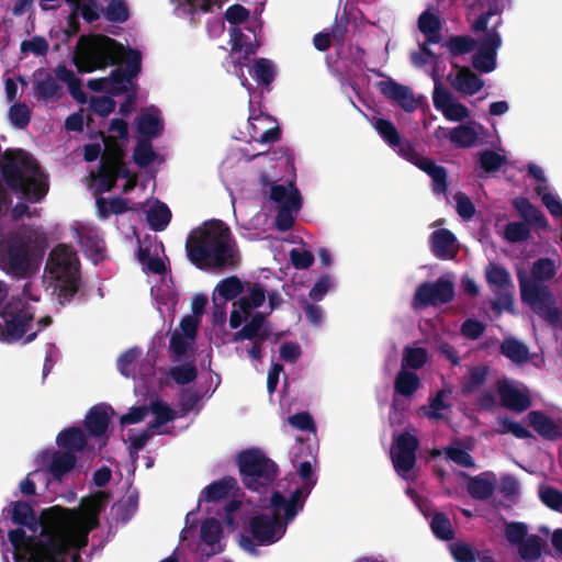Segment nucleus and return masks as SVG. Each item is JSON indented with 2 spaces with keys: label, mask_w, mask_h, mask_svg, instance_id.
I'll use <instances>...</instances> for the list:
<instances>
[{
  "label": "nucleus",
  "mask_w": 562,
  "mask_h": 562,
  "mask_svg": "<svg viewBox=\"0 0 562 562\" xmlns=\"http://www.w3.org/2000/svg\"><path fill=\"white\" fill-rule=\"evenodd\" d=\"M74 63L79 71L91 72L110 65L123 64L125 69L114 70L110 77L92 79L88 82L91 91L102 93L103 105H113L110 98L133 86V78L140 70V54L126 49L116 41L104 35L81 36L74 53Z\"/></svg>",
  "instance_id": "1"
},
{
  "label": "nucleus",
  "mask_w": 562,
  "mask_h": 562,
  "mask_svg": "<svg viewBox=\"0 0 562 562\" xmlns=\"http://www.w3.org/2000/svg\"><path fill=\"white\" fill-rule=\"evenodd\" d=\"M189 260L196 268H234L239 262V254L231 229L220 220L204 222L192 229L186 240Z\"/></svg>",
  "instance_id": "2"
},
{
  "label": "nucleus",
  "mask_w": 562,
  "mask_h": 562,
  "mask_svg": "<svg viewBox=\"0 0 562 562\" xmlns=\"http://www.w3.org/2000/svg\"><path fill=\"white\" fill-rule=\"evenodd\" d=\"M0 172L12 192L31 203L40 202L48 191L37 160L23 149H7L0 159Z\"/></svg>",
  "instance_id": "3"
},
{
  "label": "nucleus",
  "mask_w": 562,
  "mask_h": 562,
  "mask_svg": "<svg viewBox=\"0 0 562 562\" xmlns=\"http://www.w3.org/2000/svg\"><path fill=\"white\" fill-rule=\"evenodd\" d=\"M531 277L518 273L520 297L535 314L553 327H562V312L555 305V299L544 282L557 274V266L550 258H539L530 269Z\"/></svg>",
  "instance_id": "4"
},
{
  "label": "nucleus",
  "mask_w": 562,
  "mask_h": 562,
  "mask_svg": "<svg viewBox=\"0 0 562 562\" xmlns=\"http://www.w3.org/2000/svg\"><path fill=\"white\" fill-rule=\"evenodd\" d=\"M46 270L56 281L55 291L59 303H70L81 282L77 254L67 245H57L48 256Z\"/></svg>",
  "instance_id": "5"
},
{
  "label": "nucleus",
  "mask_w": 562,
  "mask_h": 562,
  "mask_svg": "<svg viewBox=\"0 0 562 562\" xmlns=\"http://www.w3.org/2000/svg\"><path fill=\"white\" fill-rule=\"evenodd\" d=\"M88 530L43 532L30 550L31 562H66L71 549L79 551L88 544Z\"/></svg>",
  "instance_id": "6"
},
{
  "label": "nucleus",
  "mask_w": 562,
  "mask_h": 562,
  "mask_svg": "<svg viewBox=\"0 0 562 562\" xmlns=\"http://www.w3.org/2000/svg\"><path fill=\"white\" fill-rule=\"evenodd\" d=\"M236 462L241 483L252 492L266 491L279 475L278 464L259 448L241 450Z\"/></svg>",
  "instance_id": "7"
},
{
  "label": "nucleus",
  "mask_w": 562,
  "mask_h": 562,
  "mask_svg": "<svg viewBox=\"0 0 562 562\" xmlns=\"http://www.w3.org/2000/svg\"><path fill=\"white\" fill-rule=\"evenodd\" d=\"M31 239L21 233H9L0 239V269L7 274L24 279L32 270Z\"/></svg>",
  "instance_id": "8"
},
{
  "label": "nucleus",
  "mask_w": 562,
  "mask_h": 562,
  "mask_svg": "<svg viewBox=\"0 0 562 562\" xmlns=\"http://www.w3.org/2000/svg\"><path fill=\"white\" fill-rule=\"evenodd\" d=\"M499 14V10L491 9L488 12L482 14L473 24L474 32H487L486 35L479 41L476 54L473 57V66L482 72H490L496 68L497 50L502 45V37L497 32L501 25V18H496L492 24V30L488 31L490 20Z\"/></svg>",
  "instance_id": "9"
},
{
  "label": "nucleus",
  "mask_w": 562,
  "mask_h": 562,
  "mask_svg": "<svg viewBox=\"0 0 562 562\" xmlns=\"http://www.w3.org/2000/svg\"><path fill=\"white\" fill-rule=\"evenodd\" d=\"M297 472L300 477L303 480V483L291 493L289 499L279 491H274L270 498L271 507L277 510L284 509V518L286 522H291L299 512L303 509L307 495L317 482L310 461L301 462Z\"/></svg>",
  "instance_id": "10"
},
{
  "label": "nucleus",
  "mask_w": 562,
  "mask_h": 562,
  "mask_svg": "<svg viewBox=\"0 0 562 562\" xmlns=\"http://www.w3.org/2000/svg\"><path fill=\"white\" fill-rule=\"evenodd\" d=\"M273 514H258L250 519L249 527L254 539L260 546H270L280 540L286 531L284 509L273 508Z\"/></svg>",
  "instance_id": "11"
},
{
  "label": "nucleus",
  "mask_w": 562,
  "mask_h": 562,
  "mask_svg": "<svg viewBox=\"0 0 562 562\" xmlns=\"http://www.w3.org/2000/svg\"><path fill=\"white\" fill-rule=\"evenodd\" d=\"M485 277L496 299L492 302L494 311L502 312L514 310V297L510 292L513 281L507 269L498 263L491 262L485 269Z\"/></svg>",
  "instance_id": "12"
},
{
  "label": "nucleus",
  "mask_w": 562,
  "mask_h": 562,
  "mask_svg": "<svg viewBox=\"0 0 562 562\" xmlns=\"http://www.w3.org/2000/svg\"><path fill=\"white\" fill-rule=\"evenodd\" d=\"M454 299V285L446 278L435 282H423L415 291L413 306L415 308L448 304Z\"/></svg>",
  "instance_id": "13"
},
{
  "label": "nucleus",
  "mask_w": 562,
  "mask_h": 562,
  "mask_svg": "<svg viewBox=\"0 0 562 562\" xmlns=\"http://www.w3.org/2000/svg\"><path fill=\"white\" fill-rule=\"evenodd\" d=\"M419 441L416 436L404 431L396 436L391 449V459L395 471L403 475L412 471L416 464V452Z\"/></svg>",
  "instance_id": "14"
},
{
  "label": "nucleus",
  "mask_w": 562,
  "mask_h": 562,
  "mask_svg": "<svg viewBox=\"0 0 562 562\" xmlns=\"http://www.w3.org/2000/svg\"><path fill=\"white\" fill-rule=\"evenodd\" d=\"M248 121L252 137H258L259 142L273 143L280 138L279 125L271 115L262 111V108H250Z\"/></svg>",
  "instance_id": "15"
},
{
  "label": "nucleus",
  "mask_w": 562,
  "mask_h": 562,
  "mask_svg": "<svg viewBox=\"0 0 562 562\" xmlns=\"http://www.w3.org/2000/svg\"><path fill=\"white\" fill-rule=\"evenodd\" d=\"M0 340L14 342L20 340L27 331L33 316L25 312H1Z\"/></svg>",
  "instance_id": "16"
},
{
  "label": "nucleus",
  "mask_w": 562,
  "mask_h": 562,
  "mask_svg": "<svg viewBox=\"0 0 562 562\" xmlns=\"http://www.w3.org/2000/svg\"><path fill=\"white\" fill-rule=\"evenodd\" d=\"M529 426L543 439L555 441L562 438V428L542 411H530L526 416Z\"/></svg>",
  "instance_id": "17"
},
{
  "label": "nucleus",
  "mask_w": 562,
  "mask_h": 562,
  "mask_svg": "<svg viewBox=\"0 0 562 562\" xmlns=\"http://www.w3.org/2000/svg\"><path fill=\"white\" fill-rule=\"evenodd\" d=\"M260 181L262 186H270L269 196L272 201L279 204V207L282 205H288L294 207V210H300L302 206V198L299 190L290 184V190L283 184L271 183L269 177L265 173L260 176Z\"/></svg>",
  "instance_id": "18"
},
{
  "label": "nucleus",
  "mask_w": 562,
  "mask_h": 562,
  "mask_svg": "<svg viewBox=\"0 0 562 562\" xmlns=\"http://www.w3.org/2000/svg\"><path fill=\"white\" fill-rule=\"evenodd\" d=\"M497 392L502 406L510 411L520 413L531 406L530 397L506 381L497 383Z\"/></svg>",
  "instance_id": "19"
},
{
  "label": "nucleus",
  "mask_w": 562,
  "mask_h": 562,
  "mask_svg": "<svg viewBox=\"0 0 562 562\" xmlns=\"http://www.w3.org/2000/svg\"><path fill=\"white\" fill-rule=\"evenodd\" d=\"M223 537V528L221 522L210 517L202 521L200 527L201 541L209 548L207 551L203 550V553L207 557L221 553L224 548L220 544V540Z\"/></svg>",
  "instance_id": "20"
},
{
  "label": "nucleus",
  "mask_w": 562,
  "mask_h": 562,
  "mask_svg": "<svg viewBox=\"0 0 562 562\" xmlns=\"http://www.w3.org/2000/svg\"><path fill=\"white\" fill-rule=\"evenodd\" d=\"M374 128L391 148L397 149L401 156L408 157V154L412 151V146L408 142H402L400 133L391 121L376 119Z\"/></svg>",
  "instance_id": "21"
},
{
  "label": "nucleus",
  "mask_w": 562,
  "mask_h": 562,
  "mask_svg": "<svg viewBox=\"0 0 562 562\" xmlns=\"http://www.w3.org/2000/svg\"><path fill=\"white\" fill-rule=\"evenodd\" d=\"M457 238L452 232L446 228L435 231L431 234V251L438 259H453L458 249L456 247Z\"/></svg>",
  "instance_id": "22"
},
{
  "label": "nucleus",
  "mask_w": 562,
  "mask_h": 562,
  "mask_svg": "<svg viewBox=\"0 0 562 562\" xmlns=\"http://www.w3.org/2000/svg\"><path fill=\"white\" fill-rule=\"evenodd\" d=\"M109 409H111L110 406L100 404L89 411L85 427L90 436L101 437L106 432L110 425Z\"/></svg>",
  "instance_id": "23"
},
{
  "label": "nucleus",
  "mask_w": 562,
  "mask_h": 562,
  "mask_svg": "<svg viewBox=\"0 0 562 562\" xmlns=\"http://www.w3.org/2000/svg\"><path fill=\"white\" fill-rule=\"evenodd\" d=\"M382 94L400 105H412L413 103H423L425 100L415 99L412 90L403 85L392 80H383L379 83Z\"/></svg>",
  "instance_id": "24"
},
{
  "label": "nucleus",
  "mask_w": 562,
  "mask_h": 562,
  "mask_svg": "<svg viewBox=\"0 0 562 562\" xmlns=\"http://www.w3.org/2000/svg\"><path fill=\"white\" fill-rule=\"evenodd\" d=\"M513 206L524 217L526 224L533 225L540 229H548L549 223L543 213L536 207L527 198L519 196L513 200Z\"/></svg>",
  "instance_id": "25"
},
{
  "label": "nucleus",
  "mask_w": 562,
  "mask_h": 562,
  "mask_svg": "<svg viewBox=\"0 0 562 562\" xmlns=\"http://www.w3.org/2000/svg\"><path fill=\"white\" fill-rule=\"evenodd\" d=\"M513 206L524 217L526 224L533 225L540 229H548L549 223L543 213L536 207L527 198L519 196L513 200Z\"/></svg>",
  "instance_id": "26"
},
{
  "label": "nucleus",
  "mask_w": 562,
  "mask_h": 562,
  "mask_svg": "<svg viewBox=\"0 0 562 562\" xmlns=\"http://www.w3.org/2000/svg\"><path fill=\"white\" fill-rule=\"evenodd\" d=\"M418 29L425 35L426 43L437 44L441 40V21L431 9L424 11L418 19Z\"/></svg>",
  "instance_id": "27"
},
{
  "label": "nucleus",
  "mask_w": 562,
  "mask_h": 562,
  "mask_svg": "<svg viewBox=\"0 0 562 562\" xmlns=\"http://www.w3.org/2000/svg\"><path fill=\"white\" fill-rule=\"evenodd\" d=\"M76 454L70 451L56 450L52 453L48 472L55 480L60 482L76 467Z\"/></svg>",
  "instance_id": "28"
},
{
  "label": "nucleus",
  "mask_w": 562,
  "mask_h": 562,
  "mask_svg": "<svg viewBox=\"0 0 562 562\" xmlns=\"http://www.w3.org/2000/svg\"><path fill=\"white\" fill-rule=\"evenodd\" d=\"M56 442L65 451H70L74 454L85 450L88 445L86 435L79 427H69L61 430L56 438Z\"/></svg>",
  "instance_id": "29"
},
{
  "label": "nucleus",
  "mask_w": 562,
  "mask_h": 562,
  "mask_svg": "<svg viewBox=\"0 0 562 562\" xmlns=\"http://www.w3.org/2000/svg\"><path fill=\"white\" fill-rule=\"evenodd\" d=\"M237 487V481L233 476H225L221 480L214 481L209 484L202 492L200 499L207 503L218 502L229 494L232 490Z\"/></svg>",
  "instance_id": "30"
},
{
  "label": "nucleus",
  "mask_w": 562,
  "mask_h": 562,
  "mask_svg": "<svg viewBox=\"0 0 562 562\" xmlns=\"http://www.w3.org/2000/svg\"><path fill=\"white\" fill-rule=\"evenodd\" d=\"M79 243L85 255L94 263L103 260L105 245L104 240L93 232H88L79 235Z\"/></svg>",
  "instance_id": "31"
},
{
  "label": "nucleus",
  "mask_w": 562,
  "mask_h": 562,
  "mask_svg": "<svg viewBox=\"0 0 562 562\" xmlns=\"http://www.w3.org/2000/svg\"><path fill=\"white\" fill-rule=\"evenodd\" d=\"M454 89L465 94H475L483 87V81L469 68H458L451 81Z\"/></svg>",
  "instance_id": "32"
},
{
  "label": "nucleus",
  "mask_w": 562,
  "mask_h": 562,
  "mask_svg": "<svg viewBox=\"0 0 562 562\" xmlns=\"http://www.w3.org/2000/svg\"><path fill=\"white\" fill-rule=\"evenodd\" d=\"M488 376V367L474 366L469 369L468 375L460 383L461 394L469 396L483 386Z\"/></svg>",
  "instance_id": "33"
},
{
  "label": "nucleus",
  "mask_w": 562,
  "mask_h": 562,
  "mask_svg": "<svg viewBox=\"0 0 562 562\" xmlns=\"http://www.w3.org/2000/svg\"><path fill=\"white\" fill-rule=\"evenodd\" d=\"M422 382L417 373L401 369L394 381V393L411 397L420 387Z\"/></svg>",
  "instance_id": "34"
},
{
  "label": "nucleus",
  "mask_w": 562,
  "mask_h": 562,
  "mask_svg": "<svg viewBox=\"0 0 562 562\" xmlns=\"http://www.w3.org/2000/svg\"><path fill=\"white\" fill-rule=\"evenodd\" d=\"M499 352L516 364H522L529 360L528 347L513 337L503 340Z\"/></svg>",
  "instance_id": "35"
},
{
  "label": "nucleus",
  "mask_w": 562,
  "mask_h": 562,
  "mask_svg": "<svg viewBox=\"0 0 562 562\" xmlns=\"http://www.w3.org/2000/svg\"><path fill=\"white\" fill-rule=\"evenodd\" d=\"M231 44L232 52L231 58L235 65V67H241L240 57L247 58L249 55L254 54L256 50V46L251 43L244 42V35L237 27H233L231 30Z\"/></svg>",
  "instance_id": "36"
},
{
  "label": "nucleus",
  "mask_w": 562,
  "mask_h": 562,
  "mask_svg": "<svg viewBox=\"0 0 562 562\" xmlns=\"http://www.w3.org/2000/svg\"><path fill=\"white\" fill-rule=\"evenodd\" d=\"M148 408L155 415V419L148 424L149 430H155L176 418V412L160 398L150 401Z\"/></svg>",
  "instance_id": "37"
},
{
  "label": "nucleus",
  "mask_w": 562,
  "mask_h": 562,
  "mask_svg": "<svg viewBox=\"0 0 562 562\" xmlns=\"http://www.w3.org/2000/svg\"><path fill=\"white\" fill-rule=\"evenodd\" d=\"M484 474L469 477L467 491L469 495L479 501L488 499L495 490L494 483L483 477Z\"/></svg>",
  "instance_id": "38"
},
{
  "label": "nucleus",
  "mask_w": 562,
  "mask_h": 562,
  "mask_svg": "<svg viewBox=\"0 0 562 562\" xmlns=\"http://www.w3.org/2000/svg\"><path fill=\"white\" fill-rule=\"evenodd\" d=\"M56 77L68 86V89L78 103H86V94L81 89L80 82L72 70L64 65H59L55 69Z\"/></svg>",
  "instance_id": "39"
},
{
  "label": "nucleus",
  "mask_w": 562,
  "mask_h": 562,
  "mask_svg": "<svg viewBox=\"0 0 562 562\" xmlns=\"http://www.w3.org/2000/svg\"><path fill=\"white\" fill-rule=\"evenodd\" d=\"M117 181L110 153L106 151L101 159L99 168V189L101 192L111 191Z\"/></svg>",
  "instance_id": "40"
},
{
  "label": "nucleus",
  "mask_w": 562,
  "mask_h": 562,
  "mask_svg": "<svg viewBox=\"0 0 562 562\" xmlns=\"http://www.w3.org/2000/svg\"><path fill=\"white\" fill-rule=\"evenodd\" d=\"M266 300V291L259 283H254L249 295L239 297L234 305L245 314L249 315L250 311L263 304Z\"/></svg>",
  "instance_id": "41"
},
{
  "label": "nucleus",
  "mask_w": 562,
  "mask_h": 562,
  "mask_svg": "<svg viewBox=\"0 0 562 562\" xmlns=\"http://www.w3.org/2000/svg\"><path fill=\"white\" fill-rule=\"evenodd\" d=\"M170 220L171 211L162 202L158 201L147 212V222L156 232L164 231L168 226Z\"/></svg>",
  "instance_id": "42"
},
{
  "label": "nucleus",
  "mask_w": 562,
  "mask_h": 562,
  "mask_svg": "<svg viewBox=\"0 0 562 562\" xmlns=\"http://www.w3.org/2000/svg\"><path fill=\"white\" fill-rule=\"evenodd\" d=\"M542 547V538L538 535H530L518 546L519 557L524 561L533 562L541 557Z\"/></svg>",
  "instance_id": "43"
},
{
  "label": "nucleus",
  "mask_w": 562,
  "mask_h": 562,
  "mask_svg": "<svg viewBox=\"0 0 562 562\" xmlns=\"http://www.w3.org/2000/svg\"><path fill=\"white\" fill-rule=\"evenodd\" d=\"M162 128V121L158 116L150 113L143 114L137 123V130L140 134V138H149V140L158 137Z\"/></svg>",
  "instance_id": "44"
},
{
  "label": "nucleus",
  "mask_w": 562,
  "mask_h": 562,
  "mask_svg": "<svg viewBox=\"0 0 562 562\" xmlns=\"http://www.w3.org/2000/svg\"><path fill=\"white\" fill-rule=\"evenodd\" d=\"M157 157L149 138H138L133 151V160L139 168H146Z\"/></svg>",
  "instance_id": "45"
},
{
  "label": "nucleus",
  "mask_w": 562,
  "mask_h": 562,
  "mask_svg": "<svg viewBox=\"0 0 562 562\" xmlns=\"http://www.w3.org/2000/svg\"><path fill=\"white\" fill-rule=\"evenodd\" d=\"M215 291L225 302L232 301L244 292V284L238 277L231 276L220 281Z\"/></svg>",
  "instance_id": "46"
},
{
  "label": "nucleus",
  "mask_w": 562,
  "mask_h": 562,
  "mask_svg": "<svg viewBox=\"0 0 562 562\" xmlns=\"http://www.w3.org/2000/svg\"><path fill=\"white\" fill-rule=\"evenodd\" d=\"M430 528L435 537L440 540L449 541L456 536L450 519L443 513H436L432 516Z\"/></svg>",
  "instance_id": "47"
},
{
  "label": "nucleus",
  "mask_w": 562,
  "mask_h": 562,
  "mask_svg": "<svg viewBox=\"0 0 562 562\" xmlns=\"http://www.w3.org/2000/svg\"><path fill=\"white\" fill-rule=\"evenodd\" d=\"M10 517L13 524L19 526H31L35 519L32 506L23 501H16L11 504Z\"/></svg>",
  "instance_id": "48"
},
{
  "label": "nucleus",
  "mask_w": 562,
  "mask_h": 562,
  "mask_svg": "<svg viewBox=\"0 0 562 562\" xmlns=\"http://www.w3.org/2000/svg\"><path fill=\"white\" fill-rule=\"evenodd\" d=\"M97 206L102 218H108L111 214H123L128 211L127 201L120 196L113 198L110 202L104 198H98Z\"/></svg>",
  "instance_id": "49"
},
{
  "label": "nucleus",
  "mask_w": 562,
  "mask_h": 562,
  "mask_svg": "<svg viewBox=\"0 0 562 562\" xmlns=\"http://www.w3.org/2000/svg\"><path fill=\"white\" fill-rule=\"evenodd\" d=\"M271 336V330H262L257 324L249 321L241 329L233 334V341L243 340H267Z\"/></svg>",
  "instance_id": "50"
},
{
  "label": "nucleus",
  "mask_w": 562,
  "mask_h": 562,
  "mask_svg": "<svg viewBox=\"0 0 562 562\" xmlns=\"http://www.w3.org/2000/svg\"><path fill=\"white\" fill-rule=\"evenodd\" d=\"M449 139L457 146L465 148L476 142L477 134L475 130L469 125H459L451 130Z\"/></svg>",
  "instance_id": "51"
},
{
  "label": "nucleus",
  "mask_w": 562,
  "mask_h": 562,
  "mask_svg": "<svg viewBox=\"0 0 562 562\" xmlns=\"http://www.w3.org/2000/svg\"><path fill=\"white\" fill-rule=\"evenodd\" d=\"M74 13H79L86 21L91 22L100 16L97 0H67Z\"/></svg>",
  "instance_id": "52"
},
{
  "label": "nucleus",
  "mask_w": 562,
  "mask_h": 562,
  "mask_svg": "<svg viewBox=\"0 0 562 562\" xmlns=\"http://www.w3.org/2000/svg\"><path fill=\"white\" fill-rule=\"evenodd\" d=\"M427 361V351L425 348L407 347L404 350L402 369L418 370L425 366Z\"/></svg>",
  "instance_id": "53"
},
{
  "label": "nucleus",
  "mask_w": 562,
  "mask_h": 562,
  "mask_svg": "<svg viewBox=\"0 0 562 562\" xmlns=\"http://www.w3.org/2000/svg\"><path fill=\"white\" fill-rule=\"evenodd\" d=\"M168 374L177 384L186 385L196 379L198 369L193 363H184L171 367Z\"/></svg>",
  "instance_id": "54"
},
{
  "label": "nucleus",
  "mask_w": 562,
  "mask_h": 562,
  "mask_svg": "<svg viewBox=\"0 0 562 562\" xmlns=\"http://www.w3.org/2000/svg\"><path fill=\"white\" fill-rule=\"evenodd\" d=\"M497 424L498 428L496 429V432L499 435L512 434L518 439H527L533 437L530 430H528L518 422L510 420L507 417L498 418Z\"/></svg>",
  "instance_id": "55"
},
{
  "label": "nucleus",
  "mask_w": 562,
  "mask_h": 562,
  "mask_svg": "<svg viewBox=\"0 0 562 562\" xmlns=\"http://www.w3.org/2000/svg\"><path fill=\"white\" fill-rule=\"evenodd\" d=\"M530 237V228L524 222H509L504 229V238L512 244L521 243Z\"/></svg>",
  "instance_id": "56"
},
{
  "label": "nucleus",
  "mask_w": 562,
  "mask_h": 562,
  "mask_svg": "<svg viewBox=\"0 0 562 562\" xmlns=\"http://www.w3.org/2000/svg\"><path fill=\"white\" fill-rule=\"evenodd\" d=\"M480 167L487 173L498 171L506 162V157L492 149H485L479 156Z\"/></svg>",
  "instance_id": "57"
},
{
  "label": "nucleus",
  "mask_w": 562,
  "mask_h": 562,
  "mask_svg": "<svg viewBox=\"0 0 562 562\" xmlns=\"http://www.w3.org/2000/svg\"><path fill=\"white\" fill-rule=\"evenodd\" d=\"M251 75L258 82L269 85L274 79L276 69L269 59L261 58L251 68Z\"/></svg>",
  "instance_id": "58"
},
{
  "label": "nucleus",
  "mask_w": 562,
  "mask_h": 562,
  "mask_svg": "<svg viewBox=\"0 0 562 562\" xmlns=\"http://www.w3.org/2000/svg\"><path fill=\"white\" fill-rule=\"evenodd\" d=\"M539 497L541 502L552 510L562 513V492L552 486H540Z\"/></svg>",
  "instance_id": "59"
},
{
  "label": "nucleus",
  "mask_w": 562,
  "mask_h": 562,
  "mask_svg": "<svg viewBox=\"0 0 562 562\" xmlns=\"http://www.w3.org/2000/svg\"><path fill=\"white\" fill-rule=\"evenodd\" d=\"M450 552L456 562H476L480 553L465 542L450 544Z\"/></svg>",
  "instance_id": "60"
},
{
  "label": "nucleus",
  "mask_w": 562,
  "mask_h": 562,
  "mask_svg": "<svg viewBox=\"0 0 562 562\" xmlns=\"http://www.w3.org/2000/svg\"><path fill=\"white\" fill-rule=\"evenodd\" d=\"M140 351L137 348H132L123 352L117 359V369L122 375L130 378L135 372V362Z\"/></svg>",
  "instance_id": "61"
},
{
  "label": "nucleus",
  "mask_w": 562,
  "mask_h": 562,
  "mask_svg": "<svg viewBox=\"0 0 562 562\" xmlns=\"http://www.w3.org/2000/svg\"><path fill=\"white\" fill-rule=\"evenodd\" d=\"M505 537L512 544L519 546L528 537V527L525 522H505Z\"/></svg>",
  "instance_id": "62"
},
{
  "label": "nucleus",
  "mask_w": 562,
  "mask_h": 562,
  "mask_svg": "<svg viewBox=\"0 0 562 562\" xmlns=\"http://www.w3.org/2000/svg\"><path fill=\"white\" fill-rule=\"evenodd\" d=\"M474 44V40L469 36H454L446 42V47L452 55H462L472 50Z\"/></svg>",
  "instance_id": "63"
},
{
  "label": "nucleus",
  "mask_w": 562,
  "mask_h": 562,
  "mask_svg": "<svg viewBox=\"0 0 562 562\" xmlns=\"http://www.w3.org/2000/svg\"><path fill=\"white\" fill-rule=\"evenodd\" d=\"M446 456L449 460L463 468H474L475 461L473 457L464 449L458 447H448Z\"/></svg>",
  "instance_id": "64"
}]
</instances>
